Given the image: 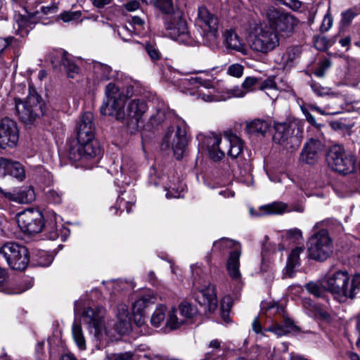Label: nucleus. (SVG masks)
I'll return each instance as SVG.
<instances>
[{
  "instance_id": "obj_1",
  "label": "nucleus",
  "mask_w": 360,
  "mask_h": 360,
  "mask_svg": "<svg viewBox=\"0 0 360 360\" xmlns=\"http://www.w3.org/2000/svg\"><path fill=\"white\" fill-rule=\"evenodd\" d=\"M134 94V87L120 88L109 83L105 89L104 98L100 110L102 115L115 117L127 126L136 128L148 110L146 103L141 99L127 101Z\"/></svg>"
},
{
  "instance_id": "obj_2",
  "label": "nucleus",
  "mask_w": 360,
  "mask_h": 360,
  "mask_svg": "<svg viewBox=\"0 0 360 360\" xmlns=\"http://www.w3.org/2000/svg\"><path fill=\"white\" fill-rule=\"evenodd\" d=\"M95 127L94 116L85 112L77 126V141H73L69 150V158L78 166L91 169L97 163L101 149L94 141Z\"/></svg>"
},
{
  "instance_id": "obj_3",
  "label": "nucleus",
  "mask_w": 360,
  "mask_h": 360,
  "mask_svg": "<svg viewBox=\"0 0 360 360\" xmlns=\"http://www.w3.org/2000/svg\"><path fill=\"white\" fill-rule=\"evenodd\" d=\"M202 149L207 150L209 156L214 161H219L224 157L225 150L233 158H238L243 152V143L236 134L226 131L224 136L211 134L207 136H198Z\"/></svg>"
},
{
  "instance_id": "obj_4",
  "label": "nucleus",
  "mask_w": 360,
  "mask_h": 360,
  "mask_svg": "<svg viewBox=\"0 0 360 360\" xmlns=\"http://www.w3.org/2000/svg\"><path fill=\"white\" fill-rule=\"evenodd\" d=\"M321 285L340 302H343L347 298L353 299L356 290L360 288V274L355 275L350 283L346 271L328 273L322 280Z\"/></svg>"
},
{
  "instance_id": "obj_5",
  "label": "nucleus",
  "mask_w": 360,
  "mask_h": 360,
  "mask_svg": "<svg viewBox=\"0 0 360 360\" xmlns=\"http://www.w3.org/2000/svg\"><path fill=\"white\" fill-rule=\"evenodd\" d=\"M278 33L266 24L255 25L252 27L248 36V43L255 53L266 55L280 45Z\"/></svg>"
},
{
  "instance_id": "obj_6",
  "label": "nucleus",
  "mask_w": 360,
  "mask_h": 360,
  "mask_svg": "<svg viewBox=\"0 0 360 360\" xmlns=\"http://www.w3.org/2000/svg\"><path fill=\"white\" fill-rule=\"evenodd\" d=\"M263 16L267 20V26L272 27L278 34V37H286L291 34L298 21L291 14L283 12L273 6L267 7L263 11Z\"/></svg>"
},
{
  "instance_id": "obj_7",
  "label": "nucleus",
  "mask_w": 360,
  "mask_h": 360,
  "mask_svg": "<svg viewBox=\"0 0 360 360\" xmlns=\"http://www.w3.org/2000/svg\"><path fill=\"white\" fill-rule=\"evenodd\" d=\"M274 142L282 146L290 151H294L300 146L303 135L302 129L296 122L277 123L275 124Z\"/></svg>"
},
{
  "instance_id": "obj_8",
  "label": "nucleus",
  "mask_w": 360,
  "mask_h": 360,
  "mask_svg": "<svg viewBox=\"0 0 360 360\" xmlns=\"http://www.w3.org/2000/svg\"><path fill=\"white\" fill-rule=\"evenodd\" d=\"M44 103L41 97L33 89H30L29 95L25 101L19 98H15L16 112L25 123H31L37 117L44 114Z\"/></svg>"
},
{
  "instance_id": "obj_9",
  "label": "nucleus",
  "mask_w": 360,
  "mask_h": 360,
  "mask_svg": "<svg viewBox=\"0 0 360 360\" xmlns=\"http://www.w3.org/2000/svg\"><path fill=\"white\" fill-rule=\"evenodd\" d=\"M164 25L166 34L172 39L186 45L194 44L187 22L180 13L167 16Z\"/></svg>"
},
{
  "instance_id": "obj_10",
  "label": "nucleus",
  "mask_w": 360,
  "mask_h": 360,
  "mask_svg": "<svg viewBox=\"0 0 360 360\" xmlns=\"http://www.w3.org/2000/svg\"><path fill=\"white\" fill-rule=\"evenodd\" d=\"M195 25L200 30L205 43L212 46L219 37L218 18L205 6H200L195 19Z\"/></svg>"
},
{
  "instance_id": "obj_11",
  "label": "nucleus",
  "mask_w": 360,
  "mask_h": 360,
  "mask_svg": "<svg viewBox=\"0 0 360 360\" xmlns=\"http://www.w3.org/2000/svg\"><path fill=\"white\" fill-rule=\"evenodd\" d=\"M0 256L6 259L11 268L16 270H24L29 263L28 250L14 242L4 243L0 248Z\"/></svg>"
},
{
  "instance_id": "obj_12",
  "label": "nucleus",
  "mask_w": 360,
  "mask_h": 360,
  "mask_svg": "<svg viewBox=\"0 0 360 360\" xmlns=\"http://www.w3.org/2000/svg\"><path fill=\"white\" fill-rule=\"evenodd\" d=\"M331 252L332 240L327 230L321 229L309 238L308 253L310 258L317 261H324Z\"/></svg>"
},
{
  "instance_id": "obj_13",
  "label": "nucleus",
  "mask_w": 360,
  "mask_h": 360,
  "mask_svg": "<svg viewBox=\"0 0 360 360\" xmlns=\"http://www.w3.org/2000/svg\"><path fill=\"white\" fill-rule=\"evenodd\" d=\"M327 162L329 167L334 171L347 174L355 169L354 156L347 154L342 146H332L328 153Z\"/></svg>"
},
{
  "instance_id": "obj_14",
  "label": "nucleus",
  "mask_w": 360,
  "mask_h": 360,
  "mask_svg": "<svg viewBox=\"0 0 360 360\" xmlns=\"http://www.w3.org/2000/svg\"><path fill=\"white\" fill-rule=\"evenodd\" d=\"M213 245L214 248H217L220 250L226 248L233 249L230 252L226 268L230 277L236 282H239L241 278V274L239 270L240 257L241 255L240 245L233 240L223 238L215 241Z\"/></svg>"
},
{
  "instance_id": "obj_15",
  "label": "nucleus",
  "mask_w": 360,
  "mask_h": 360,
  "mask_svg": "<svg viewBox=\"0 0 360 360\" xmlns=\"http://www.w3.org/2000/svg\"><path fill=\"white\" fill-rule=\"evenodd\" d=\"M104 316L105 310L102 307H88L82 313L83 321L87 325L89 333L98 340H101L107 333Z\"/></svg>"
},
{
  "instance_id": "obj_16",
  "label": "nucleus",
  "mask_w": 360,
  "mask_h": 360,
  "mask_svg": "<svg viewBox=\"0 0 360 360\" xmlns=\"http://www.w3.org/2000/svg\"><path fill=\"white\" fill-rule=\"evenodd\" d=\"M266 316L271 317L273 316H280L281 319H276L274 323L267 328L265 331L272 332L278 337L287 335L295 330L294 323L284 315V310L276 303H270L266 310Z\"/></svg>"
},
{
  "instance_id": "obj_17",
  "label": "nucleus",
  "mask_w": 360,
  "mask_h": 360,
  "mask_svg": "<svg viewBox=\"0 0 360 360\" xmlns=\"http://www.w3.org/2000/svg\"><path fill=\"white\" fill-rule=\"evenodd\" d=\"M18 224L22 231L34 234L39 233L44 226V217L37 210H25L18 214Z\"/></svg>"
},
{
  "instance_id": "obj_18",
  "label": "nucleus",
  "mask_w": 360,
  "mask_h": 360,
  "mask_svg": "<svg viewBox=\"0 0 360 360\" xmlns=\"http://www.w3.org/2000/svg\"><path fill=\"white\" fill-rule=\"evenodd\" d=\"M90 68L87 83L91 89H96L101 83L117 77L116 71L107 64L94 61L90 65Z\"/></svg>"
},
{
  "instance_id": "obj_19",
  "label": "nucleus",
  "mask_w": 360,
  "mask_h": 360,
  "mask_svg": "<svg viewBox=\"0 0 360 360\" xmlns=\"http://www.w3.org/2000/svg\"><path fill=\"white\" fill-rule=\"evenodd\" d=\"M53 68L62 70L63 67L69 78H76L79 74L80 69L73 61L72 57L66 51L57 50L49 56Z\"/></svg>"
},
{
  "instance_id": "obj_20",
  "label": "nucleus",
  "mask_w": 360,
  "mask_h": 360,
  "mask_svg": "<svg viewBox=\"0 0 360 360\" xmlns=\"http://www.w3.org/2000/svg\"><path fill=\"white\" fill-rule=\"evenodd\" d=\"M179 309L180 317L177 316L176 310L174 308H172L168 311V319H167L166 325L172 330L178 328L187 319H192L197 314L196 308L187 302L181 303Z\"/></svg>"
},
{
  "instance_id": "obj_21",
  "label": "nucleus",
  "mask_w": 360,
  "mask_h": 360,
  "mask_svg": "<svg viewBox=\"0 0 360 360\" xmlns=\"http://www.w3.org/2000/svg\"><path fill=\"white\" fill-rule=\"evenodd\" d=\"M18 138V129L15 122L8 117L2 119L0 122V147H13L17 144Z\"/></svg>"
},
{
  "instance_id": "obj_22",
  "label": "nucleus",
  "mask_w": 360,
  "mask_h": 360,
  "mask_svg": "<svg viewBox=\"0 0 360 360\" xmlns=\"http://www.w3.org/2000/svg\"><path fill=\"white\" fill-rule=\"evenodd\" d=\"M171 139H172V148L174 154L176 158L179 160L183 156L187 143L186 127L184 126H177L175 131L169 129L165 136L167 146H169Z\"/></svg>"
},
{
  "instance_id": "obj_23",
  "label": "nucleus",
  "mask_w": 360,
  "mask_h": 360,
  "mask_svg": "<svg viewBox=\"0 0 360 360\" xmlns=\"http://www.w3.org/2000/svg\"><path fill=\"white\" fill-rule=\"evenodd\" d=\"M137 176V167L133 160L129 156H123L120 170L116 172L115 179L125 185L134 183Z\"/></svg>"
},
{
  "instance_id": "obj_24",
  "label": "nucleus",
  "mask_w": 360,
  "mask_h": 360,
  "mask_svg": "<svg viewBox=\"0 0 360 360\" xmlns=\"http://www.w3.org/2000/svg\"><path fill=\"white\" fill-rule=\"evenodd\" d=\"M194 297L200 305L205 306L210 311H214L218 306L216 288L212 284L200 287L195 292Z\"/></svg>"
},
{
  "instance_id": "obj_25",
  "label": "nucleus",
  "mask_w": 360,
  "mask_h": 360,
  "mask_svg": "<svg viewBox=\"0 0 360 360\" xmlns=\"http://www.w3.org/2000/svg\"><path fill=\"white\" fill-rule=\"evenodd\" d=\"M324 146L321 141L311 139L304 146L300 160L307 164H314L323 153Z\"/></svg>"
},
{
  "instance_id": "obj_26",
  "label": "nucleus",
  "mask_w": 360,
  "mask_h": 360,
  "mask_svg": "<svg viewBox=\"0 0 360 360\" xmlns=\"http://www.w3.org/2000/svg\"><path fill=\"white\" fill-rule=\"evenodd\" d=\"M155 297L152 292L146 293L136 300L132 305L134 321L138 326L145 322L144 310L150 304L155 302Z\"/></svg>"
},
{
  "instance_id": "obj_27",
  "label": "nucleus",
  "mask_w": 360,
  "mask_h": 360,
  "mask_svg": "<svg viewBox=\"0 0 360 360\" xmlns=\"http://www.w3.org/2000/svg\"><path fill=\"white\" fill-rule=\"evenodd\" d=\"M11 175L19 181L25 178L24 167L17 161L6 158H0V176L4 177Z\"/></svg>"
},
{
  "instance_id": "obj_28",
  "label": "nucleus",
  "mask_w": 360,
  "mask_h": 360,
  "mask_svg": "<svg viewBox=\"0 0 360 360\" xmlns=\"http://www.w3.org/2000/svg\"><path fill=\"white\" fill-rule=\"evenodd\" d=\"M117 322L116 323V331L121 335L127 333L131 328V317L128 307L124 304H120L117 306Z\"/></svg>"
},
{
  "instance_id": "obj_29",
  "label": "nucleus",
  "mask_w": 360,
  "mask_h": 360,
  "mask_svg": "<svg viewBox=\"0 0 360 360\" xmlns=\"http://www.w3.org/2000/svg\"><path fill=\"white\" fill-rule=\"evenodd\" d=\"M55 222L49 225L47 231V238L49 240H55L60 238L62 241H65L69 235V230L65 227L63 224L57 222V217L53 216Z\"/></svg>"
},
{
  "instance_id": "obj_30",
  "label": "nucleus",
  "mask_w": 360,
  "mask_h": 360,
  "mask_svg": "<svg viewBox=\"0 0 360 360\" xmlns=\"http://www.w3.org/2000/svg\"><path fill=\"white\" fill-rule=\"evenodd\" d=\"M34 27L30 19L23 15L15 14L14 16L13 29L17 34L24 37Z\"/></svg>"
},
{
  "instance_id": "obj_31",
  "label": "nucleus",
  "mask_w": 360,
  "mask_h": 360,
  "mask_svg": "<svg viewBox=\"0 0 360 360\" xmlns=\"http://www.w3.org/2000/svg\"><path fill=\"white\" fill-rule=\"evenodd\" d=\"M181 84L188 89L193 88L204 87L210 89L214 87L213 81L210 79H202L199 77H191L189 78H183L181 79Z\"/></svg>"
},
{
  "instance_id": "obj_32",
  "label": "nucleus",
  "mask_w": 360,
  "mask_h": 360,
  "mask_svg": "<svg viewBox=\"0 0 360 360\" xmlns=\"http://www.w3.org/2000/svg\"><path fill=\"white\" fill-rule=\"evenodd\" d=\"M207 349L203 360H219L225 352L224 345L217 339L210 342Z\"/></svg>"
},
{
  "instance_id": "obj_33",
  "label": "nucleus",
  "mask_w": 360,
  "mask_h": 360,
  "mask_svg": "<svg viewBox=\"0 0 360 360\" xmlns=\"http://www.w3.org/2000/svg\"><path fill=\"white\" fill-rule=\"evenodd\" d=\"M224 36L227 48L239 52H243L245 50L241 39L233 30H226Z\"/></svg>"
},
{
  "instance_id": "obj_34",
  "label": "nucleus",
  "mask_w": 360,
  "mask_h": 360,
  "mask_svg": "<svg viewBox=\"0 0 360 360\" xmlns=\"http://www.w3.org/2000/svg\"><path fill=\"white\" fill-rule=\"evenodd\" d=\"M269 129V123L263 120H254L247 122L245 130L249 134H259L264 135Z\"/></svg>"
},
{
  "instance_id": "obj_35",
  "label": "nucleus",
  "mask_w": 360,
  "mask_h": 360,
  "mask_svg": "<svg viewBox=\"0 0 360 360\" xmlns=\"http://www.w3.org/2000/svg\"><path fill=\"white\" fill-rule=\"evenodd\" d=\"M288 211L286 204L281 202H274L272 203L262 206L260 207V214H281Z\"/></svg>"
},
{
  "instance_id": "obj_36",
  "label": "nucleus",
  "mask_w": 360,
  "mask_h": 360,
  "mask_svg": "<svg viewBox=\"0 0 360 360\" xmlns=\"http://www.w3.org/2000/svg\"><path fill=\"white\" fill-rule=\"evenodd\" d=\"M299 55L300 49L298 47H288L281 56L280 64L283 66H291Z\"/></svg>"
},
{
  "instance_id": "obj_37",
  "label": "nucleus",
  "mask_w": 360,
  "mask_h": 360,
  "mask_svg": "<svg viewBox=\"0 0 360 360\" xmlns=\"http://www.w3.org/2000/svg\"><path fill=\"white\" fill-rule=\"evenodd\" d=\"M72 333L73 339L77 347L82 350L85 349L86 341L84 339L82 326L81 324L76 321H75L72 324Z\"/></svg>"
},
{
  "instance_id": "obj_38",
  "label": "nucleus",
  "mask_w": 360,
  "mask_h": 360,
  "mask_svg": "<svg viewBox=\"0 0 360 360\" xmlns=\"http://www.w3.org/2000/svg\"><path fill=\"white\" fill-rule=\"evenodd\" d=\"M167 308L165 304H159L152 314L150 319L151 324L155 327H159L166 318V314H168Z\"/></svg>"
},
{
  "instance_id": "obj_39",
  "label": "nucleus",
  "mask_w": 360,
  "mask_h": 360,
  "mask_svg": "<svg viewBox=\"0 0 360 360\" xmlns=\"http://www.w3.org/2000/svg\"><path fill=\"white\" fill-rule=\"evenodd\" d=\"M17 196L18 197V203H30L35 199V193L32 187H25L17 190Z\"/></svg>"
},
{
  "instance_id": "obj_40",
  "label": "nucleus",
  "mask_w": 360,
  "mask_h": 360,
  "mask_svg": "<svg viewBox=\"0 0 360 360\" xmlns=\"http://www.w3.org/2000/svg\"><path fill=\"white\" fill-rule=\"evenodd\" d=\"M304 307L307 309H309V310H311L314 313L315 316H319L321 319L326 321H329L330 319V314L327 312L326 311L321 309L319 307H318L316 304H314L310 301L305 300L304 302Z\"/></svg>"
},
{
  "instance_id": "obj_41",
  "label": "nucleus",
  "mask_w": 360,
  "mask_h": 360,
  "mask_svg": "<svg viewBox=\"0 0 360 360\" xmlns=\"http://www.w3.org/2000/svg\"><path fill=\"white\" fill-rule=\"evenodd\" d=\"M163 13H169L173 11V0H150V3Z\"/></svg>"
},
{
  "instance_id": "obj_42",
  "label": "nucleus",
  "mask_w": 360,
  "mask_h": 360,
  "mask_svg": "<svg viewBox=\"0 0 360 360\" xmlns=\"http://www.w3.org/2000/svg\"><path fill=\"white\" fill-rule=\"evenodd\" d=\"M45 195L46 200L51 203L58 205L62 202L63 194L59 191L50 188L46 192Z\"/></svg>"
},
{
  "instance_id": "obj_43",
  "label": "nucleus",
  "mask_w": 360,
  "mask_h": 360,
  "mask_svg": "<svg viewBox=\"0 0 360 360\" xmlns=\"http://www.w3.org/2000/svg\"><path fill=\"white\" fill-rule=\"evenodd\" d=\"M286 238L294 243L302 244L304 242L302 233L298 229H292L287 231Z\"/></svg>"
},
{
  "instance_id": "obj_44",
  "label": "nucleus",
  "mask_w": 360,
  "mask_h": 360,
  "mask_svg": "<svg viewBox=\"0 0 360 360\" xmlns=\"http://www.w3.org/2000/svg\"><path fill=\"white\" fill-rule=\"evenodd\" d=\"M323 286L321 287L319 283L314 282H309L306 284V290L311 295L317 297H321L324 293Z\"/></svg>"
},
{
  "instance_id": "obj_45",
  "label": "nucleus",
  "mask_w": 360,
  "mask_h": 360,
  "mask_svg": "<svg viewBox=\"0 0 360 360\" xmlns=\"http://www.w3.org/2000/svg\"><path fill=\"white\" fill-rule=\"evenodd\" d=\"M198 98L202 99L205 102H217L222 100H225L226 98H222L218 95L212 94L210 92L205 93L202 90L198 89L197 91Z\"/></svg>"
},
{
  "instance_id": "obj_46",
  "label": "nucleus",
  "mask_w": 360,
  "mask_h": 360,
  "mask_svg": "<svg viewBox=\"0 0 360 360\" xmlns=\"http://www.w3.org/2000/svg\"><path fill=\"white\" fill-rule=\"evenodd\" d=\"M104 360H134V353L132 352H125L122 353L109 354Z\"/></svg>"
},
{
  "instance_id": "obj_47",
  "label": "nucleus",
  "mask_w": 360,
  "mask_h": 360,
  "mask_svg": "<svg viewBox=\"0 0 360 360\" xmlns=\"http://www.w3.org/2000/svg\"><path fill=\"white\" fill-rule=\"evenodd\" d=\"M244 67L239 63H233L229 66L227 74L231 77L240 78L243 75Z\"/></svg>"
},
{
  "instance_id": "obj_48",
  "label": "nucleus",
  "mask_w": 360,
  "mask_h": 360,
  "mask_svg": "<svg viewBox=\"0 0 360 360\" xmlns=\"http://www.w3.org/2000/svg\"><path fill=\"white\" fill-rule=\"evenodd\" d=\"M145 50L152 60H157L160 58L161 53L156 45L147 43L145 46Z\"/></svg>"
},
{
  "instance_id": "obj_49",
  "label": "nucleus",
  "mask_w": 360,
  "mask_h": 360,
  "mask_svg": "<svg viewBox=\"0 0 360 360\" xmlns=\"http://www.w3.org/2000/svg\"><path fill=\"white\" fill-rule=\"evenodd\" d=\"M165 117L166 110L165 108H160L157 110L156 114L150 117V122L153 126L159 125L165 120Z\"/></svg>"
},
{
  "instance_id": "obj_50",
  "label": "nucleus",
  "mask_w": 360,
  "mask_h": 360,
  "mask_svg": "<svg viewBox=\"0 0 360 360\" xmlns=\"http://www.w3.org/2000/svg\"><path fill=\"white\" fill-rule=\"evenodd\" d=\"M258 81V79L256 77H247L242 83V88L245 91V94L252 91L255 89V86L257 84Z\"/></svg>"
},
{
  "instance_id": "obj_51",
  "label": "nucleus",
  "mask_w": 360,
  "mask_h": 360,
  "mask_svg": "<svg viewBox=\"0 0 360 360\" xmlns=\"http://www.w3.org/2000/svg\"><path fill=\"white\" fill-rule=\"evenodd\" d=\"M333 20L330 14V10L328 9L327 13L325 14L320 26V30L322 32L328 31L333 25Z\"/></svg>"
},
{
  "instance_id": "obj_52",
  "label": "nucleus",
  "mask_w": 360,
  "mask_h": 360,
  "mask_svg": "<svg viewBox=\"0 0 360 360\" xmlns=\"http://www.w3.org/2000/svg\"><path fill=\"white\" fill-rule=\"evenodd\" d=\"M303 252V247H296L291 251L288 256V262L298 266L300 264V255Z\"/></svg>"
},
{
  "instance_id": "obj_53",
  "label": "nucleus",
  "mask_w": 360,
  "mask_h": 360,
  "mask_svg": "<svg viewBox=\"0 0 360 360\" xmlns=\"http://www.w3.org/2000/svg\"><path fill=\"white\" fill-rule=\"evenodd\" d=\"M81 11H65L60 15V19L65 22L77 20L81 17Z\"/></svg>"
},
{
  "instance_id": "obj_54",
  "label": "nucleus",
  "mask_w": 360,
  "mask_h": 360,
  "mask_svg": "<svg viewBox=\"0 0 360 360\" xmlns=\"http://www.w3.org/2000/svg\"><path fill=\"white\" fill-rule=\"evenodd\" d=\"M311 87L318 96H325L330 94V89L329 88L322 86L317 83H312Z\"/></svg>"
},
{
  "instance_id": "obj_55",
  "label": "nucleus",
  "mask_w": 360,
  "mask_h": 360,
  "mask_svg": "<svg viewBox=\"0 0 360 360\" xmlns=\"http://www.w3.org/2000/svg\"><path fill=\"white\" fill-rule=\"evenodd\" d=\"M53 260V257L51 255L46 252H41L40 253L38 264L41 266H48L52 263Z\"/></svg>"
},
{
  "instance_id": "obj_56",
  "label": "nucleus",
  "mask_w": 360,
  "mask_h": 360,
  "mask_svg": "<svg viewBox=\"0 0 360 360\" xmlns=\"http://www.w3.org/2000/svg\"><path fill=\"white\" fill-rule=\"evenodd\" d=\"M300 108L302 113L304 115L307 122H309L311 124L315 126L317 128L321 127V124L316 123L315 117L309 112V110L307 108V106L301 105Z\"/></svg>"
},
{
  "instance_id": "obj_57",
  "label": "nucleus",
  "mask_w": 360,
  "mask_h": 360,
  "mask_svg": "<svg viewBox=\"0 0 360 360\" xmlns=\"http://www.w3.org/2000/svg\"><path fill=\"white\" fill-rule=\"evenodd\" d=\"M300 108L302 113L304 115L307 122H309L311 124L315 126L317 128L321 127V124L316 123L315 117L309 112V110L307 108V106L301 105Z\"/></svg>"
},
{
  "instance_id": "obj_58",
  "label": "nucleus",
  "mask_w": 360,
  "mask_h": 360,
  "mask_svg": "<svg viewBox=\"0 0 360 360\" xmlns=\"http://www.w3.org/2000/svg\"><path fill=\"white\" fill-rule=\"evenodd\" d=\"M17 190H13L12 191L6 192L4 191L0 187V196L4 197L5 198L18 203V197L17 196Z\"/></svg>"
},
{
  "instance_id": "obj_59",
  "label": "nucleus",
  "mask_w": 360,
  "mask_h": 360,
  "mask_svg": "<svg viewBox=\"0 0 360 360\" xmlns=\"http://www.w3.org/2000/svg\"><path fill=\"white\" fill-rule=\"evenodd\" d=\"M229 96H227V98L235 97V98H242L245 96V91L244 89L241 87H234L233 89H231L229 91Z\"/></svg>"
},
{
  "instance_id": "obj_60",
  "label": "nucleus",
  "mask_w": 360,
  "mask_h": 360,
  "mask_svg": "<svg viewBox=\"0 0 360 360\" xmlns=\"http://www.w3.org/2000/svg\"><path fill=\"white\" fill-rule=\"evenodd\" d=\"M297 266V265L287 262L285 268L283 270V276L285 278H292L295 276V269Z\"/></svg>"
},
{
  "instance_id": "obj_61",
  "label": "nucleus",
  "mask_w": 360,
  "mask_h": 360,
  "mask_svg": "<svg viewBox=\"0 0 360 360\" xmlns=\"http://www.w3.org/2000/svg\"><path fill=\"white\" fill-rule=\"evenodd\" d=\"M261 90H275L276 84L273 79L269 78L264 81L260 86Z\"/></svg>"
},
{
  "instance_id": "obj_62",
  "label": "nucleus",
  "mask_w": 360,
  "mask_h": 360,
  "mask_svg": "<svg viewBox=\"0 0 360 360\" xmlns=\"http://www.w3.org/2000/svg\"><path fill=\"white\" fill-rule=\"evenodd\" d=\"M131 30L130 29H129L126 26H123V27H121L119 30H118V34L122 38V39L125 41H130L129 39H127V37L128 36H131Z\"/></svg>"
},
{
  "instance_id": "obj_63",
  "label": "nucleus",
  "mask_w": 360,
  "mask_h": 360,
  "mask_svg": "<svg viewBox=\"0 0 360 360\" xmlns=\"http://www.w3.org/2000/svg\"><path fill=\"white\" fill-rule=\"evenodd\" d=\"M124 6L127 11L132 12L139 9L140 4L137 0H131L124 4Z\"/></svg>"
},
{
  "instance_id": "obj_64",
  "label": "nucleus",
  "mask_w": 360,
  "mask_h": 360,
  "mask_svg": "<svg viewBox=\"0 0 360 360\" xmlns=\"http://www.w3.org/2000/svg\"><path fill=\"white\" fill-rule=\"evenodd\" d=\"M354 17V12L351 10H349L342 14V21L344 23L349 24L352 22Z\"/></svg>"
}]
</instances>
